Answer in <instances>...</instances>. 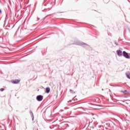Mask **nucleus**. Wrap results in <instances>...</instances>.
<instances>
[{"instance_id": "4", "label": "nucleus", "mask_w": 130, "mask_h": 130, "mask_svg": "<svg viewBox=\"0 0 130 130\" xmlns=\"http://www.w3.org/2000/svg\"><path fill=\"white\" fill-rule=\"evenodd\" d=\"M121 92L122 93H123V94H125V95H128L129 94V92H128L127 90H121Z\"/></svg>"}, {"instance_id": "7", "label": "nucleus", "mask_w": 130, "mask_h": 130, "mask_svg": "<svg viewBox=\"0 0 130 130\" xmlns=\"http://www.w3.org/2000/svg\"><path fill=\"white\" fill-rule=\"evenodd\" d=\"M130 74L129 73H126V77H127L128 78V79H130Z\"/></svg>"}, {"instance_id": "5", "label": "nucleus", "mask_w": 130, "mask_h": 130, "mask_svg": "<svg viewBox=\"0 0 130 130\" xmlns=\"http://www.w3.org/2000/svg\"><path fill=\"white\" fill-rule=\"evenodd\" d=\"M117 55H119V56H120L122 55V52L120 50H118L117 51Z\"/></svg>"}, {"instance_id": "2", "label": "nucleus", "mask_w": 130, "mask_h": 130, "mask_svg": "<svg viewBox=\"0 0 130 130\" xmlns=\"http://www.w3.org/2000/svg\"><path fill=\"white\" fill-rule=\"evenodd\" d=\"M20 80L19 79H16L15 80H12V83H13V84H19L20 83Z\"/></svg>"}, {"instance_id": "6", "label": "nucleus", "mask_w": 130, "mask_h": 130, "mask_svg": "<svg viewBox=\"0 0 130 130\" xmlns=\"http://www.w3.org/2000/svg\"><path fill=\"white\" fill-rule=\"evenodd\" d=\"M50 91V88L48 87L46 88V93H49Z\"/></svg>"}, {"instance_id": "9", "label": "nucleus", "mask_w": 130, "mask_h": 130, "mask_svg": "<svg viewBox=\"0 0 130 130\" xmlns=\"http://www.w3.org/2000/svg\"><path fill=\"white\" fill-rule=\"evenodd\" d=\"M0 13H2V10H0Z\"/></svg>"}, {"instance_id": "10", "label": "nucleus", "mask_w": 130, "mask_h": 130, "mask_svg": "<svg viewBox=\"0 0 130 130\" xmlns=\"http://www.w3.org/2000/svg\"><path fill=\"white\" fill-rule=\"evenodd\" d=\"M72 91H73L72 89L70 90V92H72Z\"/></svg>"}, {"instance_id": "3", "label": "nucleus", "mask_w": 130, "mask_h": 130, "mask_svg": "<svg viewBox=\"0 0 130 130\" xmlns=\"http://www.w3.org/2000/svg\"><path fill=\"white\" fill-rule=\"evenodd\" d=\"M123 55L126 58H129V56H128V54L125 51L123 52Z\"/></svg>"}, {"instance_id": "1", "label": "nucleus", "mask_w": 130, "mask_h": 130, "mask_svg": "<svg viewBox=\"0 0 130 130\" xmlns=\"http://www.w3.org/2000/svg\"><path fill=\"white\" fill-rule=\"evenodd\" d=\"M37 100H38L39 102L42 101V100H43V96H42V95H38L37 96Z\"/></svg>"}, {"instance_id": "8", "label": "nucleus", "mask_w": 130, "mask_h": 130, "mask_svg": "<svg viewBox=\"0 0 130 130\" xmlns=\"http://www.w3.org/2000/svg\"><path fill=\"white\" fill-rule=\"evenodd\" d=\"M4 90H5V89H4V88L0 89V91H1V92H3V91H4Z\"/></svg>"}]
</instances>
